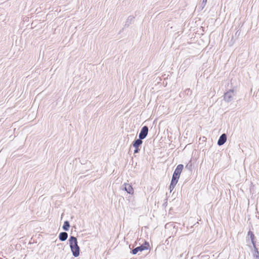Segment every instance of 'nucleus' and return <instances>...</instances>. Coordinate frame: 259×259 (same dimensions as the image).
Segmentation results:
<instances>
[{
	"instance_id": "5",
	"label": "nucleus",
	"mask_w": 259,
	"mask_h": 259,
	"mask_svg": "<svg viewBox=\"0 0 259 259\" xmlns=\"http://www.w3.org/2000/svg\"><path fill=\"white\" fill-rule=\"evenodd\" d=\"M148 133V127L147 126L145 125L142 128L139 135V138L142 140L144 139L147 137Z\"/></svg>"
},
{
	"instance_id": "16",
	"label": "nucleus",
	"mask_w": 259,
	"mask_h": 259,
	"mask_svg": "<svg viewBox=\"0 0 259 259\" xmlns=\"http://www.w3.org/2000/svg\"><path fill=\"white\" fill-rule=\"evenodd\" d=\"M140 149L139 148H135V150H134V153H137L139 152Z\"/></svg>"
},
{
	"instance_id": "9",
	"label": "nucleus",
	"mask_w": 259,
	"mask_h": 259,
	"mask_svg": "<svg viewBox=\"0 0 259 259\" xmlns=\"http://www.w3.org/2000/svg\"><path fill=\"white\" fill-rule=\"evenodd\" d=\"M142 140L139 138L138 139H137L134 141L133 145L135 148H139V147L142 144Z\"/></svg>"
},
{
	"instance_id": "10",
	"label": "nucleus",
	"mask_w": 259,
	"mask_h": 259,
	"mask_svg": "<svg viewBox=\"0 0 259 259\" xmlns=\"http://www.w3.org/2000/svg\"><path fill=\"white\" fill-rule=\"evenodd\" d=\"M253 246V256L255 259H259V252L255 244H252Z\"/></svg>"
},
{
	"instance_id": "14",
	"label": "nucleus",
	"mask_w": 259,
	"mask_h": 259,
	"mask_svg": "<svg viewBox=\"0 0 259 259\" xmlns=\"http://www.w3.org/2000/svg\"><path fill=\"white\" fill-rule=\"evenodd\" d=\"M134 19V17L132 16H130L128 17L127 20L126 22L125 25H128V24H127V22H130L131 23Z\"/></svg>"
},
{
	"instance_id": "13",
	"label": "nucleus",
	"mask_w": 259,
	"mask_h": 259,
	"mask_svg": "<svg viewBox=\"0 0 259 259\" xmlns=\"http://www.w3.org/2000/svg\"><path fill=\"white\" fill-rule=\"evenodd\" d=\"M177 184V183L171 181V183H170V184L169 186V188L170 192H171L172 191V190L174 189V188L176 186Z\"/></svg>"
},
{
	"instance_id": "6",
	"label": "nucleus",
	"mask_w": 259,
	"mask_h": 259,
	"mask_svg": "<svg viewBox=\"0 0 259 259\" xmlns=\"http://www.w3.org/2000/svg\"><path fill=\"white\" fill-rule=\"evenodd\" d=\"M122 189L126 191L130 194H133L134 193V189L133 188L131 185L129 184L124 183L122 186Z\"/></svg>"
},
{
	"instance_id": "8",
	"label": "nucleus",
	"mask_w": 259,
	"mask_h": 259,
	"mask_svg": "<svg viewBox=\"0 0 259 259\" xmlns=\"http://www.w3.org/2000/svg\"><path fill=\"white\" fill-rule=\"evenodd\" d=\"M68 238V234L65 232H61L59 234V238L61 241H65Z\"/></svg>"
},
{
	"instance_id": "4",
	"label": "nucleus",
	"mask_w": 259,
	"mask_h": 259,
	"mask_svg": "<svg viewBox=\"0 0 259 259\" xmlns=\"http://www.w3.org/2000/svg\"><path fill=\"white\" fill-rule=\"evenodd\" d=\"M234 96V91L233 90H230L224 94V100L227 102H231L233 100Z\"/></svg>"
},
{
	"instance_id": "11",
	"label": "nucleus",
	"mask_w": 259,
	"mask_h": 259,
	"mask_svg": "<svg viewBox=\"0 0 259 259\" xmlns=\"http://www.w3.org/2000/svg\"><path fill=\"white\" fill-rule=\"evenodd\" d=\"M248 236L250 237L252 244H255V242L254 241L255 237H254L253 233L251 231H249L248 232Z\"/></svg>"
},
{
	"instance_id": "2",
	"label": "nucleus",
	"mask_w": 259,
	"mask_h": 259,
	"mask_svg": "<svg viewBox=\"0 0 259 259\" xmlns=\"http://www.w3.org/2000/svg\"><path fill=\"white\" fill-rule=\"evenodd\" d=\"M184 166L183 164H179L175 169L174 172L172 175L171 181L172 182L178 183V180L180 178L181 173L183 169Z\"/></svg>"
},
{
	"instance_id": "3",
	"label": "nucleus",
	"mask_w": 259,
	"mask_h": 259,
	"mask_svg": "<svg viewBox=\"0 0 259 259\" xmlns=\"http://www.w3.org/2000/svg\"><path fill=\"white\" fill-rule=\"evenodd\" d=\"M149 246V244L148 242L147 241H145V243L138 246V247H137L135 248H134L133 250H132V253L133 254H137L139 251H143L144 250H146V249H148V247Z\"/></svg>"
},
{
	"instance_id": "15",
	"label": "nucleus",
	"mask_w": 259,
	"mask_h": 259,
	"mask_svg": "<svg viewBox=\"0 0 259 259\" xmlns=\"http://www.w3.org/2000/svg\"><path fill=\"white\" fill-rule=\"evenodd\" d=\"M207 0H203L202 3V5L203 6V8L205 6Z\"/></svg>"
},
{
	"instance_id": "12",
	"label": "nucleus",
	"mask_w": 259,
	"mask_h": 259,
	"mask_svg": "<svg viewBox=\"0 0 259 259\" xmlns=\"http://www.w3.org/2000/svg\"><path fill=\"white\" fill-rule=\"evenodd\" d=\"M70 227L69 222L68 221H66L64 223V225L62 227L63 229L65 231H68Z\"/></svg>"
},
{
	"instance_id": "1",
	"label": "nucleus",
	"mask_w": 259,
	"mask_h": 259,
	"mask_svg": "<svg viewBox=\"0 0 259 259\" xmlns=\"http://www.w3.org/2000/svg\"><path fill=\"white\" fill-rule=\"evenodd\" d=\"M69 243L73 255L74 257L78 256L80 252V248L78 245L77 238L74 236H71L69 239Z\"/></svg>"
},
{
	"instance_id": "7",
	"label": "nucleus",
	"mask_w": 259,
	"mask_h": 259,
	"mask_svg": "<svg viewBox=\"0 0 259 259\" xmlns=\"http://www.w3.org/2000/svg\"><path fill=\"white\" fill-rule=\"evenodd\" d=\"M227 141V136L225 134H223L219 138L218 141V145L222 146L225 144Z\"/></svg>"
}]
</instances>
